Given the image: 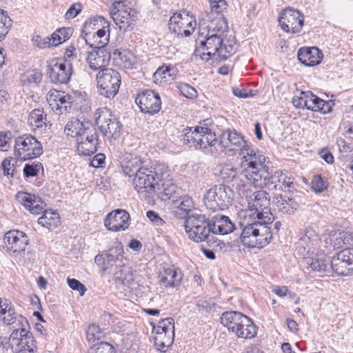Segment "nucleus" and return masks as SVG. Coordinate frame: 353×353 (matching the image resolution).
<instances>
[{
    "label": "nucleus",
    "mask_w": 353,
    "mask_h": 353,
    "mask_svg": "<svg viewBox=\"0 0 353 353\" xmlns=\"http://www.w3.org/2000/svg\"><path fill=\"white\" fill-rule=\"evenodd\" d=\"M157 188L159 191V193L161 194V199L162 200L166 201L176 198L175 195L177 194L178 188L176 185L170 181H164L161 184V188H159V185L157 186Z\"/></svg>",
    "instance_id": "obj_39"
},
{
    "label": "nucleus",
    "mask_w": 353,
    "mask_h": 353,
    "mask_svg": "<svg viewBox=\"0 0 353 353\" xmlns=\"http://www.w3.org/2000/svg\"><path fill=\"white\" fill-rule=\"evenodd\" d=\"M332 270L339 275H347L353 272V248H345L333 256Z\"/></svg>",
    "instance_id": "obj_19"
},
{
    "label": "nucleus",
    "mask_w": 353,
    "mask_h": 353,
    "mask_svg": "<svg viewBox=\"0 0 353 353\" xmlns=\"http://www.w3.org/2000/svg\"><path fill=\"white\" fill-rule=\"evenodd\" d=\"M174 334H170V331L163 334H157L154 337V345L157 349L165 352V348L170 347L174 341Z\"/></svg>",
    "instance_id": "obj_38"
},
{
    "label": "nucleus",
    "mask_w": 353,
    "mask_h": 353,
    "mask_svg": "<svg viewBox=\"0 0 353 353\" xmlns=\"http://www.w3.org/2000/svg\"><path fill=\"white\" fill-rule=\"evenodd\" d=\"M196 127L192 130V128H184L181 134V141L185 145H190V147L195 148L194 139H196Z\"/></svg>",
    "instance_id": "obj_47"
},
{
    "label": "nucleus",
    "mask_w": 353,
    "mask_h": 353,
    "mask_svg": "<svg viewBox=\"0 0 353 353\" xmlns=\"http://www.w3.org/2000/svg\"><path fill=\"white\" fill-rule=\"evenodd\" d=\"M327 182L324 180L320 175L314 176L312 181V188L316 192H322L327 188Z\"/></svg>",
    "instance_id": "obj_56"
},
{
    "label": "nucleus",
    "mask_w": 353,
    "mask_h": 353,
    "mask_svg": "<svg viewBox=\"0 0 353 353\" xmlns=\"http://www.w3.org/2000/svg\"><path fill=\"white\" fill-rule=\"evenodd\" d=\"M41 167V163H37L34 165L28 163L26 164L23 168V174L25 177L29 178L32 176H36Z\"/></svg>",
    "instance_id": "obj_61"
},
{
    "label": "nucleus",
    "mask_w": 353,
    "mask_h": 353,
    "mask_svg": "<svg viewBox=\"0 0 353 353\" xmlns=\"http://www.w3.org/2000/svg\"><path fill=\"white\" fill-rule=\"evenodd\" d=\"M220 321L239 338L251 339L256 336L257 328L253 321L240 312H225L222 314Z\"/></svg>",
    "instance_id": "obj_5"
},
{
    "label": "nucleus",
    "mask_w": 353,
    "mask_h": 353,
    "mask_svg": "<svg viewBox=\"0 0 353 353\" xmlns=\"http://www.w3.org/2000/svg\"><path fill=\"white\" fill-rule=\"evenodd\" d=\"M220 144L230 150H239L248 145L243 137L236 130H228L224 131L220 137Z\"/></svg>",
    "instance_id": "obj_27"
},
{
    "label": "nucleus",
    "mask_w": 353,
    "mask_h": 353,
    "mask_svg": "<svg viewBox=\"0 0 353 353\" xmlns=\"http://www.w3.org/2000/svg\"><path fill=\"white\" fill-rule=\"evenodd\" d=\"M210 5L212 12L220 14L226 8L225 0H210Z\"/></svg>",
    "instance_id": "obj_62"
},
{
    "label": "nucleus",
    "mask_w": 353,
    "mask_h": 353,
    "mask_svg": "<svg viewBox=\"0 0 353 353\" xmlns=\"http://www.w3.org/2000/svg\"><path fill=\"white\" fill-rule=\"evenodd\" d=\"M68 284L71 289L78 291L81 296L85 294L86 288L79 281L75 279L68 278Z\"/></svg>",
    "instance_id": "obj_64"
},
{
    "label": "nucleus",
    "mask_w": 353,
    "mask_h": 353,
    "mask_svg": "<svg viewBox=\"0 0 353 353\" xmlns=\"http://www.w3.org/2000/svg\"><path fill=\"white\" fill-rule=\"evenodd\" d=\"M310 255L303 257V261L310 266L313 271L325 272L327 268V263L321 259H314L310 257Z\"/></svg>",
    "instance_id": "obj_44"
},
{
    "label": "nucleus",
    "mask_w": 353,
    "mask_h": 353,
    "mask_svg": "<svg viewBox=\"0 0 353 353\" xmlns=\"http://www.w3.org/2000/svg\"><path fill=\"white\" fill-rule=\"evenodd\" d=\"M17 163V161L14 158H6L2 162H1V166L3 170V174L11 177L14 176V172H15V166L14 163Z\"/></svg>",
    "instance_id": "obj_48"
},
{
    "label": "nucleus",
    "mask_w": 353,
    "mask_h": 353,
    "mask_svg": "<svg viewBox=\"0 0 353 353\" xmlns=\"http://www.w3.org/2000/svg\"><path fill=\"white\" fill-rule=\"evenodd\" d=\"M241 165L245 173V180L250 185L254 187L258 183L261 184L268 176L269 166L265 163L266 157L261 152L255 151L249 145L241 149Z\"/></svg>",
    "instance_id": "obj_4"
},
{
    "label": "nucleus",
    "mask_w": 353,
    "mask_h": 353,
    "mask_svg": "<svg viewBox=\"0 0 353 353\" xmlns=\"http://www.w3.org/2000/svg\"><path fill=\"white\" fill-rule=\"evenodd\" d=\"M112 18L114 23L119 26L120 28H125L130 23V13L126 10H118L112 15Z\"/></svg>",
    "instance_id": "obj_46"
},
{
    "label": "nucleus",
    "mask_w": 353,
    "mask_h": 353,
    "mask_svg": "<svg viewBox=\"0 0 353 353\" xmlns=\"http://www.w3.org/2000/svg\"><path fill=\"white\" fill-rule=\"evenodd\" d=\"M315 100H316L317 102L314 108L315 112L327 114L332 111V107L334 104L332 101H324L319 97Z\"/></svg>",
    "instance_id": "obj_49"
},
{
    "label": "nucleus",
    "mask_w": 353,
    "mask_h": 353,
    "mask_svg": "<svg viewBox=\"0 0 353 353\" xmlns=\"http://www.w3.org/2000/svg\"><path fill=\"white\" fill-rule=\"evenodd\" d=\"M247 208L243 211V217L256 219L264 221H273L270 211V196L266 191L260 190L245 196Z\"/></svg>",
    "instance_id": "obj_7"
},
{
    "label": "nucleus",
    "mask_w": 353,
    "mask_h": 353,
    "mask_svg": "<svg viewBox=\"0 0 353 353\" xmlns=\"http://www.w3.org/2000/svg\"><path fill=\"white\" fill-rule=\"evenodd\" d=\"M95 122L107 139H117L120 137L122 125L110 109L105 107L99 108L95 113Z\"/></svg>",
    "instance_id": "obj_11"
},
{
    "label": "nucleus",
    "mask_w": 353,
    "mask_h": 353,
    "mask_svg": "<svg viewBox=\"0 0 353 353\" xmlns=\"http://www.w3.org/2000/svg\"><path fill=\"white\" fill-rule=\"evenodd\" d=\"M319 236L315 230L306 228L304 232L301 234L299 241L296 243V250L301 257L312 255L315 253L319 244Z\"/></svg>",
    "instance_id": "obj_18"
},
{
    "label": "nucleus",
    "mask_w": 353,
    "mask_h": 353,
    "mask_svg": "<svg viewBox=\"0 0 353 353\" xmlns=\"http://www.w3.org/2000/svg\"><path fill=\"white\" fill-rule=\"evenodd\" d=\"M43 153L42 144L32 135L26 134L16 138L14 145V155L19 161H28L41 156Z\"/></svg>",
    "instance_id": "obj_9"
},
{
    "label": "nucleus",
    "mask_w": 353,
    "mask_h": 353,
    "mask_svg": "<svg viewBox=\"0 0 353 353\" xmlns=\"http://www.w3.org/2000/svg\"><path fill=\"white\" fill-rule=\"evenodd\" d=\"M15 197L32 214H39L43 212L45 203L40 197L26 192H19Z\"/></svg>",
    "instance_id": "obj_26"
},
{
    "label": "nucleus",
    "mask_w": 353,
    "mask_h": 353,
    "mask_svg": "<svg viewBox=\"0 0 353 353\" xmlns=\"http://www.w3.org/2000/svg\"><path fill=\"white\" fill-rule=\"evenodd\" d=\"M279 23L281 29L285 32L296 34L302 30L304 23V16L298 10L288 8L281 12Z\"/></svg>",
    "instance_id": "obj_16"
},
{
    "label": "nucleus",
    "mask_w": 353,
    "mask_h": 353,
    "mask_svg": "<svg viewBox=\"0 0 353 353\" xmlns=\"http://www.w3.org/2000/svg\"><path fill=\"white\" fill-rule=\"evenodd\" d=\"M212 23L207 33L201 32L196 40V48L194 54L202 60H212L216 61L219 58V54L223 45V36L227 27L226 23L219 19L216 21V26Z\"/></svg>",
    "instance_id": "obj_2"
},
{
    "label": "nucleus",
    "mask_w": 353,
    "mask_h": 353,
    "mask_svg": "<svg viewBox=\"0 0 353 353\" xmlns=\"http://www.w3.org/2000/svg\"><path fill=\"white\" fill-rule=\"evenodd\" d=\"M123 245L121 242L117 241L104 253L106 257V263L109 265L110 270L114 265L117 267L119 264L123 263Z\"/></svg>",
    "instance_id": "obj_31"
},
{
    "label": "nucleus",
    "mask_w": 353,
    "mask_h": 353,
    "mask_svg": "<svg viewBox=\"0 0 353 353\" xmlns=\"http://www.w3.org/2000/svg\"><path fill=\"white\" fill-rule=\"evenodd\" d=\"M64 132L67 136L75 138L77 150L79 154L89 156L97 152L98 132L89 121L73 118L65 125Z\"/></svg>",
    "instance_id": "obj_1"
},
{
    "label": "nucleus",
    "mask_w": 353,
    "mask_h": 353,
    "mask_svg": "<svg viewBox=\"0 0 353 353\" xmlns=\"http://www.w3.org/2000/svg\"><path fill=\"white\" fill-rule=\"evenodd\" d=\"M155 334H163L170 331V334H174V323L172 318H165L161 320L157 327H153Z\"/></svg>",
    "instance_id": "obj_43"
},
{
    "label": "nucleus",
    "mask_w": 353,
    "mask_h": 353,
    "mask_svg": "<svg viewBox=\"0 0 353 353\" xmlns=\"http://www.w3.org/2000/svg\"><path fill=\"white\" fill-rule=\"evenodd\" d=\"M336 241H338V243H336V245H338V248H341L343 245L348 248L353 245V236L349 232H342L339 233Z\"/></svg>",
    "instance_id": "obj_54"
},
{
    "label": "nucleus",
    "mask_w": 353,
    "mask_h": 353,
    "mask_svg": "<svg viewBox=\"0 0 353 353\" xmlns=\"http://www.w3.org/2000/svg\"><path fill=\"white\" fill-rule=\"evenodd\" d=\"M245 175L243 169L239 171L231 165H224L219 172V176L224 182L232 183L239 191L249 185L245 180Z\"/></svg>",
    "instance_id": "obj_22"
},
{
    "label": "nucleus",
    "mask_w": 353,
    "mask_h": 353,
    "mask_svg": "<svg viewBox=\"0 0 353 353\" xmlns=\"http://www.w3.org/2000/svg\"><path fill=\"white\" fill-rule=\"evenodd\" d=\"M105 26L101 29H99L96 32L93 34V39H99V41H96L94 43L98 47H105L109 42V34L106 36V32L104 30Z\"/></svg>",
    "instance_id": "obj_55"
},
{
    "label": "nucleus",
    "mask_w": 353,
    "mask_h": 353,
    "mask_svg": "<svg viewBox=\"0 0 353 353\" xmlns=\"http://www.w3.org/2000/svg\"><path fill=\"white\" fill-rule=\"evenodd\" d=\"M35 45L40 48H46L53 46L50 37L42 38L39 35H36L32 39Z\"/></svg>",
    "instance_id": "obj_63"
},
{
    "label": "nucleus",
    "mask_w": 353,
    "mask_h": 353,
    "mask_svg": "<svg viewBox=\"0 0 353 353\" xmlns=\"http://www.w3.org/2000/svg\"><path fill=\"white\" fill-rule=\"evenodd\" d=\"M71 33L70 28H62L57 30L50 37L52 46H57L65 41L70 38Z\"/></svg>",
    "instance_id": "obj_42"
},
{
    "label": "nucleus",
    "mask_w": 353,
    "mask_h": 353,
    "mask_svg": "<svg viewBox=\"0 0 353 353\" xmlns=\"http://www.w3.org/2000/svg\"><path fill=\"white\" fill-rule=\"evenodd\" d=\"M196 139H194L195 149L196 150H204L207 147L210 146V143L204 133H201V131L198 130V126L196 127Z\"/></svg>",
    "instance_id": "obj_52"
},
{
    "label": "nucleus",
    "mask_w": 353,
    "mask_h": 353,
    "mask_svg": "<svg viewBox=\"0 0 353 353\" xmlns=\"http://www.w3.org/2000/svg\"><path fill=\"white\" fill-rule=\"evenodd\" d=\"M42 212H43V214L39 218L38 223L46 228L57 227L59 219V214L50 210H43Z\"/></svg>",
    "instance_id": "obj_41"
},
{
    "label": "nucleus",
    "mask_w": 353,
    "mask_h": 353,
    "mask_svg": "<svg viewBox=\"0 0 353 353\" xmlns=\"http://www.w3.org/2000/svg\"><path fill=\"white\" fill-rule=\"evenodd\" d=\"M196 26L195 18L185 10L174 13L169 20L170 32L181 37H188Z\"/></svg>",
    "instance_id": "obj_13"
},
{
    "label": "nucleus",
    "mask_w": 353,
    "mask_h": 353,
    "mask_svg": "<svg viewBox=\"0 0 353 353\" xmlns=\"http://www.w3.org/2000/svg\"><path fill=\"white\" fill-rule=\"evenodd\" d=\"M297 57L305 66H316L321 63L323 54L316 47L301 48L298 51Z\"/></svg>",
    "instance_id": "obj_29"
},
{
    "label": "nucleus",
    "mask_w": 353,
    "mask_h": 353,
    "mask_svg": "<svg viewBox=\"0 0 353 353\" xmlns=\"http://www.w3.org/2000/svg\"><path fill=\"white\" fill-rule=\"evenodd\" d=\"M211 225L213 234H227L234 230V224L225 215L214 216L211 220Z\"/></svg>",
    "instance_id": "obj_30"
},
{
    "label": "nucleus",
    "mask_w": 353,
    "mask_h": 353,
    "mask_svg": "<svg viewBox=\"0 0 353 353\" xmlns=\"http://www.w3.org/2000/svg\"><path fill=\"white\" fill-rule=\"evenodd\" d=\"M112 59L114 66H121L122 65H133L136 63V57L134 54L128 50H123L122 51L118 49L114 50L110 55Z\"/></svg>",
    "instance_id": "obj_34"
},
{
    "label": "nucleus",
    "mask_w": 353,
    "mask_h": 353,
    "mask_svg": "<svg viewBox=\"0 0 353 353\" xmlns=\"http://www.w3.org/2000/svg\"><path fill=\"white\" fill-rule=\"evenodd\" d=\"M307 97L306 92L301 91L293 97L292 103L294 107L303 109L307 106Z\"/></svg>",
    "instance_id": "obj_58"
},
{
    "label": "nucleus",
    "mask_w": 353,
    "mask_h": 353,
    "mask_svg": "<svg viewBox=\"0 0 353 353\" xmlns=\"http://www.w3.org/2000/svg\"><path fill=\"white\" fill-rule=\"evenodd\" d=\"M114 281L123 285H130L134 281L131 268L123 263L119 264L113 272Z\"/></svg>",
    "instance_id": "obj_37"
},
{
    "label": "nucleus",
    "mask_w": 353,
    "mask_h": 353,
    "mask_svg": "<svg viewBox=\"0 0 353 353\" xmlns=\"http://www.w3.org/2000/svg\"><path fill=\"white\" fill-rule=\"evenodd\" d=\"M183 277V274L180 269L174 266L164 268L159 273V283L164 288H178L181 283Z\"/></svg>",
    "instance_id": "obj_23"
},
{
    "label": "nucleus",
    "mask_w": 353,
    "mask_h": 353,
    "mask_svg": "<svg viewBox=\"0 0 353 353\" xmlns=\"http://www.w3.org/2000/svg\"><path fill=\"white\" fill-rule=\"evenodd\" d=\"M103 336L99 327L96 325H92L88 327L86 332V339L89 342H94L99 340Z\"/></svg>",
    "instance_id": "obj_51"
},
{
    "label": "nucleus",
    "mask_w": 353,
    "mask_h": 353,
    "mask_svg": "<svg viewBox=\"0 0 353 353\" xmlns=\"http://www.w3.org/2000/svg\"><path fill=\"white\" fill-rule=\"evenodd\" d=\"M43 73L39 68H28L21 74L20 81L23 86L35 87L41 82Z\"/></svg>",
    "instance_id": "obj_32"
},
{
    "label": "nucleus",
    "mask_w": 353,
    "mask_h": 353,
    "mask_svg": "<svg viewBox=\"0 0 353 353\" xmlns=\"http://www.w3.org/2000/svg\"><path fill=\"white\" fill-rule=\"evenodd\" d=\"M145 164L140 156L127 154L120 161V168L125 176L133 179Z\"/></svg>",
    "instance_id": "obj_25"
},
{
    "label": "nucleus",
    "mask_w": 353,
    "mask_h": 353,
    "mask_svg": "<svg viewBox=\"0 0 353 353\" xmlns=\"http://www.w3.org/2000/svg\"><path fill=\"white\" fill-rule=\"evenodd\" d=\"M177 203V207L182 211L188 212L194 208V203L191 198L187 196L181 197L179 201L174 200Z\"/></svg>",
    "instance_id": "obj_57"
},
{
    "label": "nucleus",
    "mask_w": 353,
    "mask_h": 353,
    "mask_svg": "<svg viewBox=\"0 0 353 353\" xmlns=\"http://www.w3.org/2000/svg\"><path fill=\"white\" fill-rule=\"evenodd\" d=\"M234 52L235 48L233 45H226L223 42V45L221 46V48L219 52V54H220L219 58L217 60H216V62L218 63L221 61L226 60L231 55H232L234 53Z\"/></svg>",
    "instance_id": "obj_53"
},
{
    "label": "nucleus",
    "mask_w": 353,
    "mask_h": 353,
    "mask_svg": "<svg viewBox=\"0 0 353 353\" xmlns=\"http://www.w3.org/2000/svg\"><path fill=\"white\" fill-rule=\"evenodd\" d=\"M177 72L176 68H158L153 74L154 82L159 85L170 83L176 79Z\"/></svg>",
    "instance_id": "obj_36"
},
{
    "label": "nucleus",
    "mask_w": 353,
    "mask_h": 353,
    "mask_svg": "<svg viewBox=\"0 0 353 353\" xmlns=\"http://www.w3.org/2000/svg\"><path fill=\"white\" fill-rule=\"evenodd\" d=\"M135 102L141 112L149 115L157 114L161 108L160 96L153 90L140 91L135 99Z\"/></svg>",
    "instance_id": "obj_15"
},
{
    "label": "nucleus",
    "mask_w": 353,
    "mask_h": 353,
    "mask_svg": "<svg viewBox=\"0 0 353 353\" xmlns=\"http://www.w3.org/2000/svg\"><path fill=\"white\" fill-rule=\"evenodd\" d=\"M164 167L161 165H149L145 164L137 174L132 179V185L140 194H152L159 182L164 180Z\"/></svg>",
    "instance_id": "obj_6"
},
{
    "label": "nucleus",
    "mask_w": 353,
    "mask_h": 353,
    "mask_svg": "<svg viewBox=\"0 0 353 353\" xmlns=\"http://www.w3.org/2000/svg\"><path fill=\"white\" fill-rule=\"evenodd\" d=\"M28 123L32 130L39 133L46 132L51 127V123L47 120L46 114L41 109H34L30 112Z\"/></svg>",
    "instance_id": "obj_28"
},
{
    "label": "nucleus",
    "mask_w": 353,
    "mask_h": 353,
    "mask_svg": "<svg viewBox=\"0 0 353 353\" xmlns=\"http://www.w3.org/2000/svg\"><path fill=\"white\" fill-rule=\"evenodd\" d=\"M184 226L189 238L196 243L207 240L212 233L211 221L201 214L192 213L189 215Z\"/></svg>",
    "instance_id": "obj_8"
},
{
    "label": "nucleus",
    "mask_w": 353,
    "mask_h": 353,
    "mask_svg": "<svg viewBox=\"0 0 353 353\" xmlns=\"http://www.w3.org/2000/svg\"><path fill=\"white\" fill-rule=\"evenodd\" d=\"M10 319V324H8V326H11L13 330H19L23 327H28L29 323L27 319L24 316L17 314V312Z\"/></svg>",
    "instance_id": "obj_50"
},
{
    "label": "nucleus",
    "mask_w": 353,
    "mask_h": 353,
    "mask_svg": "<svg viewBox=\"0 0 353 353\" xmlns=\"http://www.w3.org/2000/svg\"><path fill=\"white\" fill-rule=\"evenodd\" d=\"M4 243L9 251L19 254L25 251L28 243V238L21 231L10 230L6 233Z\"/></svg>",
    "instance_id": "obj_24"
},
{
    "label": "nucleus",
    "mask_w": 353,
    "mask_h": 353,
    "mask_svg": "<svg viewBox=\"0 0 353 353\" xmlns=\"http://www.w3.org/2000/svg\"><path fill=\"white\" fill-rule=\"evenodd\" d=\"M72 72V68H50L48 74L53 83L65 84L69 81Z\"/></svg>",
    "instance_id": "obj_35"
},
{
    "label": "nucleus",
    "mask_w": 353,
    "mask_h": 353,
    "mask_svg": "<svg viewBox=\"0 0 353 353\" xmlns=\"http://www.w3.org/2000/svg\"><path fill=\"white\" fill-rule=\"evenodd\" d=\"M114 347L108 343L101 342L92 348L90 353H115Z\"/></svg>",
    "instance_id": "obj_59"
},
{
    "label": "nucleus",
    "mask_w": 353,
    "mask_h": 353,
    "mask_svg": "<svg viewBox=\"0 0 353 353\" xmlns=\"http://www.w3.org/2000/svg\"><path fill=\"white\" fill-rule=\"evenodd\" d=\"M11 140L12 133L10 131L0 132V151H8L10 148Z\"/></svg>",
    "instance_id": "obj_60"
},
{
    "label": "nucleus",
    "mask_w": 353,
    "mask_h": 353,
    "mask_svg": "<svg viewBox=\"0 0 353 353\" xmlns=\"http://www.w3.org/2000/svg\"><path fill=\"white\" fill-rule=\"evenodd\" d=\"M97 70L99 68H92ZM97 74L99 93L106 98H113L121 85V76L112 68H101Z\"/></svg>",
    "instance_id": "obj_10"
},
{
    "label": "nucleus",
    "mask_w": 353,
    "mask_h": 353,
    "mask_svg": "<svg viewBox=\"0 0 353 353\" xmlns=\"http://www.w3.org/2000/svg\"><path fill=\"white\" fill-rule=\"evenodd\" d=\"M272 221L244 218L241 223L240 241L248 248H262L270 243L272 234L269 224Z\"/></svg>",
    "instance_id": "obj_3"
},
{
    "label": "nucleus",
    "mask_w": 353,
    "mask_h": 353,
    "mask_svg": "<svg viewBox=\"0 0 353 353\" xmlns=\"http://www.w3.org/2000/svg\"><path fill=\"white\" fill-rule=\"evenodd\" d=\"M130 216L125 210L117 209L108 214L104 225L108 230L118 232L126 230L130 225Z\"/></svg>",
    "instance_id": "obj_21"
},
{
    "label": "nucleus",
    "mask_w": 353,
    "mask_h": 353,
    "mask_svg": "<svg viewBox=\"0 0 353 353\" xmlns=\"http://www.w3.org/2000/svg\"><path fill=\"white\" fill-rule=\"evenodd\" d=\"M30 325L13 330L10 336V343L15 353H34L36 343L30 332Z\"/></svg>",
    "instance_id": "obj_14"
},
{
    "label": "nucleus",
    "mask_w": 353,
    "mask_h": 353,
    "mask_svg": "<svg viewBox=\"0 0 353 353\" xmlns=\"http://www.w3.org/2000/svg\"><path fill=\"white\" fill-rule=\"evenodd\" d=\"M16 314L14 309L12 307L11 303L7 300L0 299V317L5 325L10 324V318Z\"/></svg>",
    "instance_id": "obj_40"
},
{
    "label": "nucleus",
    "mask_w": 353,
    "mask_h": 353,
    "mask_svg": "<svg viewBox=\"0 0 353 353\" xmlns=\"http://www.w3.org/2000/svg\"><path fill=\"white\" fill-rule=\"evenodd\" d=\"M12 26V20L7 12L0 10V41L4 39Z\"/></svg>",
    "instance_id": "obj_45"
},
{
    "label": "nucleus",
    "mask_w": 353,
    "mask_h": 353,
    "mask_svg": "<svg viewBox=\"0 0 353 353\" xmlns=\"http://www.w3.org/2000/svg\"><path fill=\"white\" fill-rule=\"evenodd\" d=\"M254 188H267L269 190H280V191H290L293 185V179L288 176L287 173L281 171H276L273 174H270L269 170L268 171V176L262 181L261 184H256Z\"/></svg>",
    "instance_id": "obj_17"
},
{
    "label": "nucleus",
    "mask_w": 353,
    "mask_h": 353,
    "mask_svg": "<svg viewBox=\"0 0 353 353\" xmlns=\"http://www.w3.org/2000/svg\"><path fill=\"white\" fill-rule=\"evenodd\" d=\"M232 190L222 184L210 188L204 196L205 206L211 210L216 211L228 208L232 202Z\"/></svg>",
    "instance_id": "obj_12"
},
{
    "label": "nucleus",
    "mask_w": 353,
    "mask_h": 353,
    "mask_svg": "<svg viewBox=\"0 0 353 353\" xmlns=\"http://www.w3.org/2000/svg\"><path fill=\"white\" fill-rule=\"evenodd\" d=\"M275 205L279 212L286 214H294L299 208V204L295 199L279 195L275 198Z\"/></svg>",
    "instance_id": "obj_33"
},
{
    "label": "nucleus",
    "mask_w": 353,
    "mask_h": 353,
    "mask_svg": "<svg viewBox=\"0 0 353 353\" xmlns=\"http://www.w3.org/2000/svg\"><path fill=\"white\" fill-rule=\"evenodd\" d=\"M47 101L52 110L59 114L69 112L72 107V97L63 92L57 90H50L46 97Z\"/></svg>",
    "instance_id": "obj_20"
}]
</instances>
